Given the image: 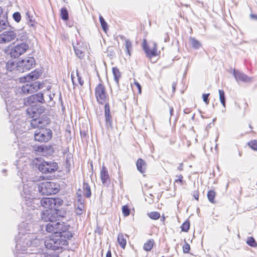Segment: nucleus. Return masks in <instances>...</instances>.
<instances>
[{
  "instance_id": "nucleus-47",
  "label": "nucleus",
  "mask_w": 257,
  "mask_h": 257,
  "mask_svg": "<svg viewBox=\"0 0 257 257\" xmlns=\"http://www.w3.org/2000/svg\"><path fill=\"white\" fill-rule=\"evenodd\" d=\"M184 164L183 163H180L177 169L179 171H182L183 170Z\"/></svg>"
},
{
  "instance_id": "nucleus-54",
  "label": "nucleus",
  "mask_w": 257,
  "mask_h": 257,
  "mask_svg": "<svg viewBox=\"0 0 257 257\" xmlns=\"http://www.w3.org/2000/svg\"><path fill=\"white\" fill-rule=\"evenodd\" d=\"M3 12V9L2 7H0V17L2 15Z\"/></svg>"
},
{
  "instance_id": "nucleus-24",
  "label": "nucleus",
  "mask_w": 257,
  "mask_h": 257,
  "mask_svg": "<svg viewBox=\"0 0 257 257\" xmlns=\"http://www.w3.org/2000/svg\"><path fill=\"white\" fill-rule=\"evenodd\" d=\"M216 191L213 189L209 190L207 194V197L209 200V201L212 203L214 204L216 203L215 201V197L216 196Z\"/></svg>"
},
{
  "instance_id": "nucleus-15",
  "label": "nucleus",
  "mask_w": 257,
  "mask_h": 257,
  "mask_svg": "<svg viewBox=\"0 0 257 257\" xmlns=\"http://www.w3.org/2000/svg\"><path fill=\"white\" fill-rule=\"evenodd\" d=\"M42 75V72L41 70L35 69L28 74L24 77L25 82H30L35 81L39 79Z\"/></svg>"
},
{
  "instance_id": "nucleus-4",
  "label": "nucleus",
  "mask_w": 257,
  "mask_h": 257,
  "mask_svg": "<svg viewBox=\"0 0 257 257\" xmlns=\"http://www.w3.org/2000/svg\"><path fill=\"white\" fill-rule=\"evenodd\" d=\"M94 95L96 101L99 104L104 105V106L106 105V104L109 105V98L107 93L106 86L101 80L95 87Z\"/></svg>"
},
{
  "instance_id": "nucleus-16",
  "label": "nucleus",
  "mask_w": 257,
  "mask_h": 257,
  "mask_svg": "<svg viewBox=\"0 0 257 257\" xmlns=\"http://www.w3.org/2000/svg\"><path fill=\"white\" fill-rule=\"evenodd\" d=\"M100 177L102 183L103 185L109 184L110 182V178L109 175L108 171L105 166L103 165L100 172Z\"/></svg>"
},
{
  "instance_id": "nucleus-52",
  "label": "nucleus",
  "mask_w": 257,
  "mask_h": 257,
  "mask_svg": "<svg viewBox=\"0 0 257 257\" xmlns=\"http://www.w3.org/2000/svg\"><path fill=\"white\" fill-rule=\"evenodd\" d=\"M38 151H40L41 152L43 151L44 150V148L42 146H39L38 147Z\"/></svg>"
},
{
  "instance_id": "nucleus-12",
  "label": "nucleus",
  "mask_w": 257,
  "mask_h": 257,
  "mask_svg": "<svg viewBox=\"0 0 257 257\" xmlns=\"http://www.w3.org/2000/svg\"><path fill=\"white\" fill-rule=\"evenodd\" d=\"M29 49V45L26 42L18 44L13 47L10 52V55L12 57L17 58L25 53Z\"/></svg>"
},
{
  "instance_id": "nucleus-41",
  "label": "nucleus",
  "mask_w": 257,
  "mask_h": 257,
  "mask_svg": "<svg viewBox=\"0 0 257 257\" xmlns=\"http://www.w3.org/2000/svg\"><path fill=\"white\" fill-rule=\"evenodd\" d=\"M13 17L15 21L17 23L20 22L21 20V15L18 12L14 13L13 15Z\"/></svg>"
},
{
  "instance_id": "nucleus-29",
  "label": "nucleus",
  "mask_w": 257,
  "mask_h": 257,
  "mask_svg": "<svg viewBox=\"0 0 257 257\" xmlns=\"http://www.w3.org/2000/svg\"><path fill=\"white\" fill-rule=\"evenodd\" d=\"M85 210V206L83 202L80 199H79L77 203L76 208V213L77 214H81Z\"/></svg>"
},
{
  "instance_id": "nucleus-31",
  "label": "nucleus",
  "mask_w": 257,
  "mask_h": 257,
  "mask_svg": "<svg viewBox=\"0 0 257 257\" xmlns=\"http://www.w3.org/2000/svg\"><path fill=\"white\" fill-rule=\"evenodd\" d=\"M190 226V221L187 219L181 225L180 228L181 231L187 232H188Z\"/></svg>"
},
{
  "instance_id": "nucleus-43",
  "label": "nucleus",
  "mask_w": 257,
  "mask_h": 257,
  "mask_svg": "<svg viewBox=\"0 0 257 257\" xmlns=\"http://www.w3.org/2000/svg\"><path fill=\"white\" fill-rule=\"evenodd\" d=\"M209 95H210L209 93L203 94V95H202V98H203V101L206 104H208L209 103V100L208 99V97H209Z\"/></svg>"
},
{
  "instance_id": "nucleus-22",
  "label": "nucleus",
  "mask_w": 257,
  "mask_h": 257,
  "mask_svg": "<svg viewBox=\"0 0 257 257\" xmlns=\"http://www.w3.org/2000/svg\"><path fill=\"white\" fill-rule=\"evenodd\" d=\"M137 169L141 173H144L145 172L147 165L145 161L141 158L138 159L136 163Z\"/></svg>"
},
{
  "instance_id": "nucleus-44",
  "label": "nucleus",
  "mask_w": 257,
  "mask_h": 257,
  "mask_svg": "<svg viewBox=\"0 0 257 257\" xmlns=\"http://www.w3.org/2000/svg\"><path fill=\"white\" fill-rule=\"evenodd\" d=\"M27 15L29 19V22L30 24V25L32 27L35 26V20L33 19V16H30V15H29L28 13H27Z\"/></svg>"
},
{
  "instance_id": "nucleus-8",
  "label": "nucleus",
  "mask_w": 257,
  "mask_h": 257,
  "mask_svg": "<svg viewBox=\"0 0 257 257\" xmlns=\"http://www.w3.org/2000/svg\"><path fill=\"white\" fill-rule=\"evenodd\" d=\"M52 134L50 129L41 128L35 132L34 136V140L40 143H46L51 139Z\"/></svg>"
},
{
  "instance_id": "nucleus-39",
  "label": "nucleus",
  "mask_w": 257,
  "mask_h": 257,
  "mask_svg": "<svg viewBox=\"0 0 257 257\" xmlns=\"http://www.w3.org/2000/svg\"><path fill=\"white\" fill-rule=\"evenodd\" d=\"M247 244L250 246L256 247H257V242L255 240L254 238L253 237H248L247 241Z\"/></svg>"
},
{
  "instance_id": "nucleus-55",
  "label": "nucleus",
  "mask_w": 257,
  "mask_h": 257,
  "mask_svg": "<svg viewBox=\"0 0 257 257\" xmlns=\"http://www.w3.org/2000/svg\"><path fill=\"white\" fill-rule=\"evenodd\" d=\"M165 217H163V220H165Z\"/></svg>"
},
{
  "instance_id": "nucleus-35",
  "label": "nucleus",
  "mask_w": 257,
  "mask_h": 257,
  "mask_svg": "<svg viewBox=\"0 0 257 257\" xmlns=\"http://www.w3.org/2000/svg\"><path fill=\"white\" fill-rule=\"evenodd\" d=\"M74 49L76 55L79 58H82L84 56V51L81 48L74 47Z\"/></svg>"
},
{
  "instance_id": "nucleus-37",
  "label": "nucleus",
  "mask_w": 257,
  "mask_h": 257,
  "mask_svg": "<svg viewBox=\"0 0 257 257\" xmlns=\"http://www.w3.org/2000/svg\"><path fill=\"white\" fill-rule=\"evenodd\" d=\"M248 146L252 150L257 151V140H252L247 143Z\"/></svg>"
},
{
  "instance_id": "nucleus-14",
  "label": "nucleus",
  "mask_w": 257,
  "mask_h": 257,
  "mask_svg": "<svg viewBox=\"0 0 257 257\" xmlns=\"http://www.w3.org/2000/svg\"><path fill=\"white\" fill-rule=\"evenodd\" d=\"M17 34L15 31L9 30L5 31L0 34V43L6 44L15 39Z\"/></svg>"
},
{
  "instance_id": "nucleus-6",
  "label": "nucleus",
  "mask_w": 257,
  "mask_h": 257,
  "mask_svg": "<svg viewBox=\"0 0 257 257\" xmlns=\"http://www.w3.org/2000/svg\"><path fill=\"white\" fill-rule=\"evenodd\" d=\"M41 205L48 210H58L63 204V201L59 198L43 197L40 200Z\"/></svg>"
},
{
  "instance_id": "nucleus-46",
  "label": "nucleus",
  "mask_w": 257,
  "mask_h": 257,
  "mask_svg": "<svg viewBox=\"0 0 257 257\" xmlns=\"http://www.w3.org/2000/svg\"><path fill=\"white\" fill-rule=\"evenodd\" d=\"M192 195L195 200H196L197 201L199 200V191L198 189L193 191Z\"/></svg>"
},
{
  "instance_id": "nucleus-2",
  "label": "nucleus",
  "mask_w": 257,
  "mask_h": 257,
  "mask_svg": "<svg viewBox=\"0 0 257 257\" xmlns=\"http://www.w3.org/2000/svg\"><path fill=\"white\" fill-rule=\"evenodd\" d=\"M69 228L70 226L66 224L64 222L53 221L46 224L45 230L47 232L53 233V235H59L61 237L71 238L72 234L69 230Z\"/></svg>"
},
{
  "instance_id": "nucleus-27",
  "label": "nucleus",
  "mask_w": 257,
  "mask_h": 257,
  "mask_svg": "<svg viewBox=\"0 0 257 257\" xmlns=\"http://www.w3.org/2000/svg\"><path fill=\"white\" fill-rule=\"evenodd\" d=\"M42 120L40 118H34L31 120V125L33 128H37L42 126Z\"/></svg>"
},
{
  "instance_id": "nucleus-17",
  "label": "nucleus",
  "mask_w": 257,
  "mask_h": 257,
  "mask_svg": "<svg viewBox=\"0 0 257 257\" xmlns=\"http://www.w3.org/2000/svg\"><path fill=\"white\" fill-rule=\"evenodd\" d=\"M233 75L237 81L248 82L251 81V78L246 74L235 70L233 71Z\"/></svg>"
},
{
  "instance_id": "nucleus-20",
  "label": "nucleus",
  "mask_w": 257,
  "mask_h": 257,
  "mask_svg": "<svg viewBox=\"0 0 257 257\" xmlns=\"http://www.w3.org/2000/svg\"><path fill=\"white\" fill-rule=\"evenodd\" d=\"M123 37L124 41L123 45L124 46L125 55L127 57L130 58L131 56V53L133 50L132 43L130 40L125 38L124 37Z\"/></svg>"
},
{
  "instance_id": "nucleus-1",
  "label": "nucleus",
  "mask_w": 257,
  "mask_h": 257,
  "mask_svg": "<svg viewBox=\"0 0 257 257\" xmlns=\"http://www.w3.org/2000/svg\"><path fill=\"white\" fill-rule=\"evenodd\" d=\"M45 102L44 94L43 93L39 92L31 95L24 99V105L28 107L27 112L30 117L33 118L37 116L39 108L37 103H44Z\"/></svg>"
},
{
  "instance_id": "nucleus-49",
  "label": "nucleus",
  "mask_w": 257,
  "mask_h": 257,
  "mask_svg": "<svg viewBox=\"0 0 257 257\" xmlns=\"http://www.w3.org/2000/svg\"><path fill=\"white\" fill-rule=\"evenodd\" d=\"M105 257H112L111 252L110 249H109L107 252H106Z\"/></svg>"
},
{
  "instance_id": "nucleus-21",
  "label": "nucleus",
  "mask_w": 257,
  "mask_h": 257,
  "mask_svg": "<svg viewBox=\"0 0 257 257\" xmlns=\"http://www.w3.org/2000/svg\"><path fill=\"white\" fill-rule=\"evenodd\" d=\"M112 73L114 81L117 85L119 86V81L122 76L121 72L117 67H113L112 68Z\"/></svg>"
},
{
  "instance_id": "nucleus-48",
  "label": "nucleus",
  "mask_w": 257,
  "mask_h": 257,
  "mask_svg": "<svg viewBox=\"0 0 257 257\" xmlns=\"http://www.w3.org/2000/svg\"><path fill=\"white\" fill-rule=\"evenodd\" d=\"M250 18L253 20H257V15L251 14L250 15Z\"/></svg>"
},
{
  "instance_id": "nucleus-42",
  "label": "nucleus",
  "mask_w": 257,
  "mask_h": 257,
  "mask_svg": "<svg viewBox=\"0 0 257 257\" xmlns=\"http://www.w3.org/2000/svg\"><path fill=\"white\" fill-rule=\"evenodd\" d=\"M183 251L184 253H188L190 249V246L189 243L186 242L183 245Z\"/></svg>"
},
{
  "instance_id": "nucleus-51",
  "label": "nucleus",
  "mask_w": 257,
  "mask_h": 257,
  "mask_svg": "<svg viewBox=\"0 0 257 257\" xmlns=\"http://www.w3.org/2000/svg\"><path fill=\"white\" fill-rule=\"evenodd\" d=\"M43 257H56L55 255L52 254H44Z\"/></svg>"
},
{
  "instance_id": "nucleus-23",
  "label": "nucleus",
  "mask_w": 257,
  "mask_h": 257,
  "mask_svg": "<svg viewBox=\"0 0 257 257\" xmlns=\"http://www.w3.org/2000/svg\"><path fill=\"white\" fill-rule=\"evenodd\" d=\"M83 195L84 196L89 198L91 196V192L89 185L88 183L84 182L82 186Z\"/></svg>"
},
{
  "instance_id": "nucleus-33",
  "label": "nucleus",
  "mask_w": 257,
  "mask_h": 257,
  "mask_svg": "<svg viewBox=\"0 0 257 257\" xmlns=\"http://www.w3.org/2000/svg\"><path fill=\"white\" fill-rule=\"evenodd\" d=\"M6 67L8 70L12 71L15 69H17V63L16 64L13 60H10L7 63Z\"/></svg>"
},
{
  "instance_id": "nucleus-9",
  "label": "nucleus",
  "mask_w": 257,
  "mask_h": 257,
  "mask_svg": "<svg viewBox=\"0 0 257 257\" xmlns=\"http://www.w3.org/2000/svg\"><path fill=\"white\" fill-rule=\"evenodd\" d=\"M35 65V60L33 57H27L17 63V70L24 72L32 69Z\"/></svg>"
},
{
  "instance_id": "nucleus-30",
  "label": "nucleus",
  "mask_w": 257,
  "mask_h": 257,
  "mask_svg": "<svg viewBox=\"0 0 257 257\" xmlns=\"http://www.w3.org/2000/svg\"><path fill=\"white\" fill-rule=\"evenodd\" d=\"M60 17L64 21H67L69 19L68 12L66 8H62L60 10Z\"/></svg>"
},
{
  "instance_id": "nucleus-26",
  "label": "nucleus",
  "mask_w": 257,
  "mask_h": 257,
  "mask_svg": "<svg viewBox=\"0 0 257 257\" xmlns=\"http://www.w3.org/2000/svg\"><path fill=\"white\" fill-rule=\"evenodd\" d=\"M155 241L153 239L148 240L143 245V248L147 251H150L155 245Z\"/></svg>"
},
{
  "instance_id": "nucleus-53",
  "label": "nucleus",
  "mask_w": 257,
  "mask_h": 257,
  "mask_svg": "<svg viewBox=\"0 0 257 257\" xmlns=\"http://www.w3.org/2000/svg\"><path fill=\"white\" fill-rule=\"evenodd\" d=\"M78 80H79V84L81 85H82L83 84V80H81V78L78 77Z\"/></svg>"
},
{
  "instance_id": "nucleus-3",
  "label": "nucleus",
  "mask_w": 257,
  "mask_h": 257,
  "mask_svg": "<svg viewBox=\"0 0 257 257\" xmlns=\"http://www.w3.org/2000/svg\"><path fill=\"white\" fill-rule=\"evenodd\" d=\"M70 239L60 236L59 235H51L46 237L44 244L48 249L53 250H60L63 248V246L68 244V240Z\"/></svg>"
},
{
  "instance_id": "nucleus-5",
  "label": "nucleus",
  "mask_w": 257,
  "mask_h": 257,
  "mask_svg": "<svg viewBox=\"0 0 257 257\" xmlns=\"http://www.w3.org/2000/svg\"><path fill=\"white\" fill-rule=\"evenodd\" d=\"M38 191L43 195L55 194L59 191V185L53 182H43L38 185Z\"/></svg>"
},
{
  "instance_id": "nucleus-45",
  "label": "nucleus",
  "mask_w": 257,
  "mask_h": 257,
  "mask_svg": "<svg viewBox=\"0 0 257 257\" xmlns=\"http://www.w3.org/2000/svg\"><path fill=\"white\" fill-rule=\"evenodd\" d=\"M7 24L6 22L1 21H0V32L6 29Z\"/></svg>"
},
{
  "instance_id": "nucleus-18",
  "label": "nucleus",
  "mask_w": 257,
  "mask_h": 257,
  "mask_svg": "<svg viewBox=\"0 0 257 257\" xmlns=\"http://www.w3.org/2000/svg\"><path fill=\"white\" fill-rule=\"evenodd\" d=\"M128 238V236L126 234H123L119 233L117 235V242L119 246L122 249L125 248L127 242V239Z\"/></svg>"
},
{
  "instance_id": "nucleus-32",
  "label": "nucleus",
  "mask_w": 257,
  "mask_h": 257,
  "mask_svg": "<svg viewBox=\"0 0 257 257\" xmlns=\"http://www.w3.org/2000/svg\"><path fill=\"white\" fill-rule=\"evenodd\" d=\"M189 42L192 47L195 49H198L201 47L200 43L194 38L190 37L189 38Z\"/></svg>"
},
{
  "instance_id": "nucleus-40",
  "label": "nucleus",
  "mask_w": 257,
  "mask_h": 257,
  "mask_svg": "<svg viewBox=\"0 0 257 257\" xmlns=\"http://www.w3.org/2000/svg\"><path fill=\"white\" fill-rule=\"evenodd\" d=\"M122 211L124 216H127L130 214V210L127 205H124L122 207Z\"/></svg>"
},
{
  "instance_id": "nucleus-34",
  "label": "nucleus",
  "mask_w": 257,
  "mask_h": 257,
  "mask_svg": "<svg viewBox=\"0 0 257 257\" xmlns=\"http://www.w3.org/2000/svg\"><path fill=\"white\" fill-rule=\"evenodd\" d=\"M99 19L103 30L105 32H106V31L108 30V25L107 23L105 21L104 19L101 15H99Z\"/></svg>"
},
{
  "instance_id": "nucleus-50",
  "label": "nucleus",
  "mask_w": 257,
  "mask_h": 257,
  "mask_svg": "<svg viewBox=\"0 0 257 257\" xmlns=\"http://www.w3.org/2000/svg\"><path fill=\"white\" fill-rule=\"evenodd\" d=\"M169 111L170 115L172 116L173 114L174 111L173 107L172 106H169Z\"/></svg>"
},
{
  "instance_id": "nucleus-38",
  "label": "nucleus",
  "mask_w": 257,
  "mask_h": 257,
  "mask_svg": "<svg viewBox=\"0 0 257 257\" xmlns=\"http://www.w3.org/2000/svg\"><path fill=\"white\" fill-rule=\"evenodd\" d=\"M219 94V99L222 105L225 106V93L223 90L220 89L218 91Z\"/></svg>"
},
{
  "instance_id": "nucleus-28",
  "label": "nucleus",
  "mask_w": 257,
  "mask_h": 257,
  "mask_svg": "<svg viewBox=\"0 0 257 257\" xmlns=\"http://www.w3.org/2000/svg\"><path fill=\"white\" fill-rule=\"evenodd\" d=\"M132 88L134 93L137 94H141L142 93V87L139 83L135 81L133 84L132 85Z\"/></svg>"
},
{
  "instance_id": "nucleus-10",
  "label": "nucleus",
  "mask_w": 257,
  "mask_h": 257,
  "mask_svg": "<svg viewBox=\"0 0 257 257\" xmlns=\"http://www.w3.org/2000/svg\"><path fill=\"white\" fill-rule=\"evenodd\" d=\"M143 49L147 55L150 58L157 56L160 53L158 51V46L154 42L147 43L146 40H144L143 44Z\"/></svg>"
},
{
  "instance_id": "nucleus-7",
  "label": "nucleus",
  "mask_w": 257,
  "mask_h": 257,
  "mask_svg": "<svg viewBox=\"0 0 257 257\" xmlns=\"http://www.w3.org/2000/svg\"><path fill=\"white\" fill-rule=\"evenodd\" d=\"M38 168L43 174H52L57 171L58 166L57 163L53 161H43L39 164Z\"/></svg>"
},
{
  "instance_id": "nucleus-25",
  "label": "nucleus",
  "mask_w": 257,
  "mask_h": 257,
  "mask_svg": "<svg viewBox=\"0 0 257 257\" xmlns=\"http://www.w3.org/2000/svg\"><path fill=\"white\" fill-rule=\"evenodd\" d=\"M177 179L174 182V185L176 186H180L186 184V181L184 179V177L182 175L180 174L177 175Z\"/></svg>"
},
{
  "instance_id": "nucleus-19",
  "label": "nucleus",
  "mask_w": 257,
  "mask_h": 257,
  "mask_svg": "<svg viewBox=\"0 0 257 257\" xmlns=\"http://www.w3.org/2000/svg\"><path fill=\"white\" fill-rule=\"evenodd\" d=\"M104 115L106 124L112 127V120L110 114V105L106 104V105L104 106Z\"/></svg>"
},
{
  "instance_id": "nucleus-11",
  "label": "nucleus",
  "mask_w": 257,
  "mask_h": 257,
  "mask_svg": "<svg viewBox=\"0 0 257 257\" xmlns=\"http://www.w3.org/2000/svg\"><path fill=\"white\" fill-rule=\"evenodd\" d=\"M44 86V83L38 81L34 83H27L23 85L21 87L22 93L27 95L37 92L38 90L43 88Z\"/></svg>"
},
{
  "instance_id": "nucleus-13",
  "label": "nucleus",
  "mask_w": 257,
  "mask_h": 257,
  "mask_svg": "<svg viewBox=\"0 0 257 257\" xmlns=\"http://www.w3.org/2000/svg\"><path fill=\"white\" fill-rule=\"evenodd\" d=\"M58 210H44L41 215V219L45 222H53L54 221L57 217Z\"/></svg>"
},
{
  "instance_id": "nucleus-36",
  "label": "nucleus",
  "mask_w": 257,
  "mask_h": 257,
  "mask_svg": "<svg viewBox=\"0 0 257 257\" xmlns=\"http://www.w3.org/2000/svg\"><path fill=\"white\" fill-rule=\"evenodd\" d=\"M148 216L152 219L157 220L160 217V214L157 211H152L148 213Z\"/></svg>"
}]
</instances>
